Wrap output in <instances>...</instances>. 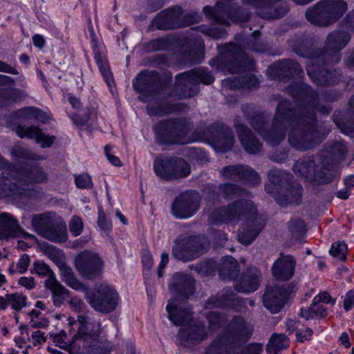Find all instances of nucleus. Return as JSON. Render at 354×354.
Returning a JSON list of instances; mask_svg holds the SVG:
<instances>
[{"instance_id":"obj_1","label":"nucleus","mask_w":354,"mask_h":354,"mask_svg":"<svg viewBox=\"0 0 354 354\" xmlns=\"http://www.w3.org/2000/svg\"><path fill=\"white\" fill-rule=\"evenodd\" d=\"M326 96H319L313 93L306 97L307 104L299 107L298 111L287 100L281 101L277 106L272 126L265 131L266 120L263 115L255 114L249 120L250 125L272 145H279L285 138L287 126H291L288 134L290 145L297 150L306 151L320 143L329 133L330 129L319 126L314 109L322 114H329L332 108L322 104V100L332 101Z\"/></svg>"},{"instance_id":"obj_2","label":"nucleus","mask_w":354,"mask_h":354,"mask_svg":"<svg viewBox=\"0 0 354 354\" xmlns=\"http://www.w3.org/2000/svg\"><path fill=\"white\" fill-rule=\"evenodd\" d=\"M350 35L341 30L330 32L326 38L324 50L315 51L311 48L302 46L295 48V53L310 59L306 71L311 80L318 86L333 85L341 78V73L321 68L325 62L338 63L341 59L340 51L350 41Z\"/></svg>"},{"instance_id":"obj_3","label":"nucleus","mask_w":354,"mask_h":354,"mask_svg":"<svg viewBox=\"0 0 354 354\" xmlns=\"http://www.w3.org/2000/svg\"><path fill=\"white\" fill-rule=\"evenodd\" d=\"M255 207L251 201L239 200L221 207L210 214L209 221L219 223H236L242 216L249 213L252 216L247 220L245 225L239 230V241L244 245L250 244L259 235L266 224L262 216L254 214Z\"/></svg>"},{"instance_id":"obj_4","label":"nucleus","mask_w":354,"mask_h":354,"mask_svg":"<svg viewBox=\"0 0 354 354\" xmlns=\"http://www.w3.org/2000/svg\"><path fill=\"white\" fill-rule=\"evenodd\" d=\"M294 172L306 180L319 185L328 183L335 176L333 165L328 158H308L298 160L294 165Z\"/></svg>"},{"instance_id":"obj_5","label":"nucleus","mask_w":354,"mask_h":354,"mask_svg":"<svg viewBox=\"0 0 354 354\" xmlns=\"http://www.w3.org/2000/svg\"><path fill=\"white\" fill-rule=\"evenodd\" d=\"M348 9L344 0H324L306 11V18L312 24L326 27L337 21Z\"/></svg>"},{"instance_id":"obj_6","label":"nucleus","mask_w":354,"mask_h":354,"mask_svg":"<svg viewBox=\"0 0 354 354\" xmlns=\"http://www.w3.org/2000/svg\"><path fill=\"white\" fill-rule=\"evenodd\" d=\"M47 180L48 175L44 169L35 165L25 170L16 169V173L12 174L10 182L4 183V191L12 196H31L33 191L23 188L21 185L44 183Z\"/></svg>"},{"instance_id":"obj_7","label":"nucleus","mask_w":354,"mask_h":354,"mask_svg":"<svg viewBox=\"0 0 354 354\" xmlns=\"http://www.w3.org/2000/svg\"><path fill=\"white\" fill-rule=\"evenodd\" d=\"M159 128L156 139L160 144L184 145L190 142L187 136L192 128V123L187 118H173L162 121L160 122Z\"/></svg>"},{"instance_id":"obj_8","label":"nucleus","mask_w":354,"mask_h":354,"mask_svg":"<svg viewBox=\"0 0 354 354\" xmlns=\"http://www.w3.org/2000/svg\"><path fill=\"white\" fill-rule=\"evenodd\" d=\"M214 77L204 68H196L176 76V91L180 97L186 98L195 95L199 82L210 84Z\"/></svg>"},{"instance_id":"obj_9","label":"nucleus","mask_w":354,"mask_h":354,"mask_svg":"<svg viewBox=\"0 0 354 354\" xmlns=\"http://www.w3.org/2000/svg\"><path fill=\"white\" fill-rule=\"evenodd\" d=\"M88 304L95 310L109 313L118 305V296L115 290L106 283H102L95 288V292L86 290L85 294Z\"/></svg>"},{"instance_id":"obj_10","label":"nucleus","mask_w":354,"mask_h":354,"mask_svg":"<svg viewBox=\"0 0 354 354\" xmlns=\"http://www.w3.org/2000/svg\"><path fill=\"white\" fill-rule=\"evenodd\" d=\"M268 177L272 184L279 188L285 187L286 191L283 194V200L278 198L279 203L284 202L299 205L301 203L302 187L297 183H290L292 176L281 170L272 169L268 173Z\"/></svg>"},{"instance_id":"obj_11","label":"nucleus","mask_w":354,"mask_h":354,"mask_svg":"<svg viewBox=\"0 0 354 354\" xmlns=\"http://www.w3.org/2000/svg\"><path fill=\"white\" fill-rule=\"evenodd\" d=\"M203 12L216 24L225 26L229 25V20L243 22L249 19V14L242 12L238 7L221 3H217L215 7L205 6Z\"/></svg>"},{"instance_id":"obj_12","label":"nucleus","mask_w":354,"mask_h":354,"mask_svg":"<svg viewBox=\"0 0 354 354\" xmlns=\"http://www.w3.org/2000/svg\"><path fill=\"white\" fill-rule=\"evenodd\" d=\"M103 261L98 254L91 251H83L75 258V267L79 274L88 279L98 277L102 270Z\"/></svg>"},{"instance_id":"obj_13","label":"nucleus","mask_w":354,"mask_h":354,"mask_svg":"<svg viewBox=\"0 0 354 354\" xmlns=\"http://www.w3.org/2000/svg\"><path fill=\"white\" fill-rule=\"evenodd\" d=\"M205 245L199 237L189 236L175 242L172 255L179 260L187 261L199 257L205 250Z\"/></svg>"},{"instance_id":"obj_14","label":"nucleus","mask_w":354,"mask_h":354,"mask_svg":"<svg viewBox=\"0 0 354 354\" xmlns=\"http://www.w3.org/2000/svg\"><path fill=\"white\" fill-rule=\"evenodd\" d=\"M71 347L81 354H103L109 351L110 344L102 337L81 335L73 337Z\"/></svg>"},{"instance_id":"obj_15","label":"nucleus","mask_w":354,"mask_h":354,"mask_svg":"<svg viewBox=\"0 0 354 354\" xmlns=\"http://www.w3.org/2000/svg\"><path fill=\"white\" fill-rule=\"evenodd\" d=\"M252 327L241 316L234 317L225 328L223 335L224 344H233L248 339Z\"/></svg>"},{"instance_id":"obj_16","label":"nucleus","mask_w":354,"mask_h":354,"mask_svg":"<svg viewBox=\"0 0 354 354\" xmlns=\"http://www.w3.org/2000/svg\"><path fill=\"white\" fill-rule=\"evenodd\" d=\"M201 196L197 192H185L178 196L172 204V213L179 218L192 216L198 209Z\"/></svg>"},{"instance_id":"obj_17","label":"nucleus","mask_w":354,"mask_h":354,"mask_svg":"<svg viewBox=\"0 0 354 354\" xmlns=\"http://www.w3.org/2000/svg\"><path fill=\"white\" fill-rule=\"evenodd\" d=\"M207 136L211 139L216 151L226 152L231 149L234 137L231 129L223 123H214L207 129Z\"/></svg>"},{"instance_id":"obj_18","label":"nucleus","mask_w":354,"mask_h":354,"mask_svg":"<svg viewBox=\"0 0 354 354\" xmlns=\"http://www.w3.org/2000/svg\"><path fill=\"white\" fill-rule=\"evenodd\" d=\"M290 292L288 285L269 286L263 297V304L272 313H277L283 307Z\"/></svg>"},{"instance_id":"obj_19","label":"nucleus","mask_w":354,"mask_h":354,"mask_svg":"<svg viewBox=\"0 0 354 354\" xmlns=\"http://www.w3.org/2000/svg\"><path fill=\"white\" fill-rule=\"evenodd\" d=\"M133 84L136 91L142 93H156L163 88L159 73L154 71L140 73Z\"/></svg>"},{"instance_id":"obj_20","label":"nucleus","mask_w":354,"mask_h":354,"mask_svg":"<svg viewBox=\"0 0 354 354\" xmlns=\"http://www.w3.org/2000/svg\"><path fill=\"white\" fill-rule=\"evenodd\" d=\"M22 236L25 239L35 236L24 231L19 226L17 220L10 214H0V240L8 239L12 237Z\"/></svg>"},{"instance_id":"obj_21","label":"nucleus","mask_w":354,"mask_h":354,"mask_svg":"<svg viewBox=\"0 0 354 354\" xmlns=\"http://www.w3.org/2000/svg\"><path fill=\"white\" fill-rule=\"evenodd\" d=\"M182 19V8L174 7L159 12L153 19V24L160 30L178 28L183 26Z\"/></svg>"},{"instance_id":"obj_22","label":"nucleus","mask_w":354,"mask_h":354,"mask_svg":"<svg viewBox=\"0 0 354 354\" xmlns=\"http://www.w3.org/2000/svg\"><path fill=\"white\" fill-rule=\"evenodd\" d=\"M221 174L223 177L231 180H244L253 186L260 183V178L252 168L247 165H231L224 167Z\"/></svg>"},{"instance_id":"obj_23","label":"nucleus","mask_w":354,"mask_h":354,"mask_svg":"<svg viewBox=\"0 0 354 354\" xmlns=\"http://www.w3.org/2000/svg\"><path fill=\"white\" fill-rule=\"evenodd\" d=\"M261 281V273L257 268H249L234 283L237 292L250 293L256 291Z\"/></svg>"},{"instance_id":"obj_24","label":"nucleus","mask_w":354,"mask_h":354,"mask_svg":"<svg viewBox=\"0 0 354 354\" xmlns=\"http://www.w3.org/2000/svg\"><path fill=\"white\" fill-rule=\"evenodd\" d=\"M234 127L241 145L248 153L255 154L261 151V143L254 138L246 126L240 122L238 118L234 120Z\"/></svg>"},{"instance_id":"obj_25","label":"nucleus","mask_w":354,"mask_h":354,"mask_svg":"<svg viewBox=\"0 0 354 354\" xmlns=\"http://www.w3.org/2000/svg\"><path fill=\"white\" fill-rule=\"evenodd\" d=\"M295 260L291 256H281L273 264L272 272L277 280L287 281L295 272Z\"/></svg>"},{"instance_id":"obj_26","label":"nucleus","mask_w":354,"mask_h":354,"mask_svg":"<svg viewBox=\"0 0 354 354\" xmlns=\"http://www.w3.org/2000/svg\"><path fill=\"white\" fill-rule=\"evenodd\" d=\"M194 279L190 275L176 274L170 283L169 290L173 294L188 297L194 292Z\"/></svg>"},{"instance_id":"obj_27","label":"nucleus","mask_w":354,"mask_h":354,"mask_svg":"<svg viewBox=\"0 0 354 354\" xmlns=\"http://www.w3.org/2000/svg\"><path fill=\"white\" fill-rule=\"evenodd\" d=\"M226 50L232 56L234 59L233 64H239V66L229 67V71L232 73H239L243 70L252 68L253 65V60L246 55L239 45L230 44L227 46Z\"/></svg>"},{"instance_id":"obj_28","label":"nucleus","mask_w":354,"mask_h":354,"mask_svg":"<svg viewBox=\"0 0 354 354\" xmlns=\"http://www.w3.org/2000/svg\"><path fill=\"white\" fill-rule=\"evenodd\" d=\"M169 319L176 326H181L191 318L189 309L180 306L176 299H171L166 307Z\"/></svg>"},{"instance_id":"obj_29","label":"nucleus","mask_w":354,"mask_h":354,"mask_svg":"<svg viewBox=\"0 0 354 354\" xmlns=\"http://www.w3.org/2000/svg\"><path fill=\"white\" fill-rule=\"evenodd\" d=\"M17 133L20 138L35 139L37 142L41 144L43 148L50 147L55 140L54 136L50 137L44 135L37 127L32 126L26 129L24 127L18 126Z\"/></svg>"},{"instance_id":"obj_30","label":"nucleus","mask_w":354,"mask_h":354,"mask_svg":"<svg viewBox=\"0 0 354 354\" xmlns=\"http://www.w3.org/2000/svg\"><path fill=\"white\" fill-rule=\"evenodd\" d=\"M178 335L184 342H200L207 337V333L204 324L197 322L189 326L186 329H180Z\"/></svg>"},{"instance_id":"obj_31","label":"nucleus","mask_w":354,"mask_h":354,"mask_svg":"<svg viewBox=\"0 0 354 354\" xmlns=\"http://www.w3.org/2000/svg\"><path fill=\"white\" fill-rule=\"evenodd\" d=\"M62 280L70 288L75 290L83 291L85 293L88 288L84 286L75 276L73 269L64 263L59 265Z\"/></svg>"},{"instance_id":"obj_32","label":"nucleus","mask_w":354,"mask_h":354,"mask_svg":"<svg viewBox=\"0 0 354 354\" xmlns=\"http://www.w3.org/2000/svg\"><path fill=\"white\" fill-rule=\"evenodd\" d=\"M218 272L219 277L223 280L234 279L240 272L239 263L234 258L225 257L221 259Z\"/></svg>"},{"instance_id":"obj_33","label":"nucleus","mask_w":354,"mask_h":354,"mask_svg":"<svg viewBox=\"0 0 354 354\" xmlns=\"http://www.w3.org/2000/svg\"><path fill=\"white\" fill-rule=\"evenodd\" d=\"M55 221L50 213L35 214L32 218L31 224L39 235L46 238L50 227L53 225Z\"/></svg>"},{"instance_id":"obj_34","label":"nucleus","mask_w":354,"mask_h":354,"mask_svg":"<svg viewBox=\"0 0 354 354\" xmlns=\"http://www.w3.org/2000/svg\"><path fill=\"white\" fill-rule=\"evenodd\" d=\"M327 315V310L320 304V299L319 298H314L311 306L306 308H301L299 313V316L306 320L322 318Z\"/></svg>"},{"instance_id":"obj_35","label":"nucleus","mask_w":354,"mask_h":354,"mask_svg":"<svg viewBox=\"0 0 354 354\" xmlns=\"http://www.w3.org/2000/svg\"><path fill=\"white\" fill-rule=\"evenodd\" d=\"M45 286L51 290L53 303L57 306H59L63 303L65 297L69 295V291L57 280L53 279L46 280Z\"/></svg>"},{"instance_id":"obj_36","label":"nucleus","mask_w":354,"mask_h":354,"mask_svg":"<svg viewBox=\"0 0 354 354\" xmlns=\"http://www.w3.org/2000/svg\"><path fill=\"white\" fill-rule=\"evenodd\" d=\"M46 239L56 243H64L66 241L68 234L66 224L55 220L53 225L50 227Z\"/></svg>"},{"instance_id":"obj_37","label":"nucleus","mask_w":354,"mask_h":354,"mask_svg":"<svg viewBox=\"0 0 354 354\" xmlns=\"http://www.w3.org/2000/svg\"><path fill=\"white\" fill-rule=\"evenodd\" d=\"M26 96L20 89L12 87L0 90V106H6L21 100Z\"/></svg>"},{"instance_id":"obj_38","label":"nucleus","mask_w":354,"mask_h":354,"mask_svg":"<svg viewBox=\"0 0 354 354\" xmlns=\"http://www.w3.org/2000/svg\"><path fill=\"white\" fill-rule=\"evenodd\" d=\"M236 296L231 291L226 292L219 297H210L205 304V308L211 309L223 306H230L234 304Z\"/></svg>"},{"instance_id":"obj_39","label":"nucleus","mask_w":354,"mask_h":354,"mask_svg":"<svg viewBox=\"0 0 354 354\" xmlns=\"http://www.w3.org/2000/svg\"><path fill=\"white\" fill-rule=\"evenodd\" d=\"M288 346V338L285 335H274L267 345L266 351L270 354H278L280 351L286 348Z\"/></svg>"},{"instance_id":"obj_40","label":"nucleus","mask_w":354,"mask_h":354,"mask_svg":"<svg viewBox=\"0 0 354 354\" xmlns=\"http://www.w3.org/2000/svg\"><path fill=\"white\" fill-rule=\"evenodd\" d=\"M190 174L189 164L182 158H172V166L170 171V178H185Z\"/></svg>"},{"instance_id":"obj_41","label":"nucleus","mask_w":354,"mask_h":354,"mask_svg":"<svg viewBox=\"0 0 354 354\" xmlns=\"http://www.w3.org/2000/svg\"><path fill=\"white\" fill-rule=\"evenodd\" d=\"M172 166V158L156 159L153 168L157 176L163 179L170 178L171 167Z\"/></svg>"},{"instance_id":"obj_42","label":"nucleus","mask_w":354,"mask_h":354,"mask_svg":"<svg viewBox=\"0 0 354 354\" xmlns=\"http://www.w3.org/2000/svg\"><path fill=\"white\" fill-rule=\"evenodd\" d=\"M258 84L257 79L254 76H248L243 78L241 81L236 78L226 79L223 81V86L229 88H233L236 86H245L248 88L256 86Z\"/></svg>"},{"instance_id":"obj_43","label":"nucleus","mask_w":354,"mask_h":354,"mask_svg":"<svg viewBox=\"0 0 354 354\" xmlns=\"http://www.w3.org/2000/svg\"><path fill=\"white\" fill-rule=\"evenodd\" d=\"M95 61L97 64L100 73L104 77L106 84L109 86H111L113 84V78L112 73L110 71L109 66L107 63L106 59L103 57L100 53H97L95 56Z\"/></svg>"},{"instance_id":"obj_44","label":"nucleus","mask_w":354,"mask_h":354,"mask_svg":"<svg viewBox=\"0 0 354 354\" xmlns=\"http://www.w3.org/2000/svg\"><path fill=\"white\" fill-rule=\"evenodd\" d=\"M95 61L97 64L100 73L104 77L106 84L109 86H111L113 84V78L112 73L110 71L109 66L107 63L106 59L103 57L100 53H97L95 56Z\"/></svg>"},{"instance_id":"obj_45","label":"nucleus","mask_w":354,"mask_h":354,"mask_svg":"<svg viewBox=\"0 0 354 354\" xmlns=\"http://www.w3.org/2000/svg\"><path fill=\"white\" fill-rule=\"evenodd\" d=\"M219 191L224 198L230 199L234 197L243 196L245 189H241L235 185L225 183L219 185Z\"/></svg>"},{"instance_id":"obj_46","label":"nucleus","mask_w":354,"mask_h":354,"mask_svg":"<svg viewBox=\"0 0 354 354\" xmlns=\"http://www.w3.org/2000/svg\"><path fill=\"white\" fill-rule=\"evenodd\" d=\"M279 70L288 75H299L302 70L300 65L291 59H285L277 64Z\"/></svg>"},{"instance_id":"obj_47","label":"nucleus","mask_w":354,"mask_h":354,"mask_svg":"<svg viewBox=\"0 0 354 354\" xmlns=\"http://www.w3.org/2000/svg\"><path fill=\"white\" fill-rule=\"evenodd\" d=\"M185 107V106L181 104H167L157 109L147 106V111L150 115H162L174 111H182Z\"/></svg>"},{"instance_id":"obj_48","label":"nucleus","mask_w":354,"mask_h":354,"mask_svg":"<svg viewBox=\"0 0 354 354\" xmlns=\"http://www.w3.org/2000/svg\"><path fill=\"white\" fill-rule=\"evenodd\" d=\"M207 319L209 322V330L210 331L218 329L226 321V317L224 315L214 311L207 313Z\"/></svg>"},{"instance_id":"obj_49","label":"nucleus","mask_w":354,"mask_h":354,"mask_svg":"<svg viewBox=\"0 0 354 354\" xmlns=\"http://www.w3.org/2000/svg\"><path fill=\"white\" fill-rule=\"evenodd\" d=\"M330 254L339 260H345L347 252V245L343 242H336L332 244L330 249Z\"/></svg>"},{"instance_id":"obj_50","label":"nucleus","mask_w":354,"mask_h":354,"mask_svg":"<svg viewBox=\"0 0 354 354\" xmlns=\"http://www.w3.org/2000/svg\"><path fill=\"white\" fill-rule=\"evenodd\" d=\"M333 121L341 131L352 138H354V122L352 121H344L338 118L335 114L333 115Z\"/></svg>"},{"instance_id":"obj_51","label":"nucleus","mask_w":354,"mask_h":354,"mask_svg":"<svg viewBox=\"0 0 354 354\" xmlns=\"http://www.w3.org/2000/svg\"><path fill=\"white\" fill-rule=\"evenodd\" d=\"M34 272L39 276L48 277L46 280L53 279L57 280L54 272L50 270L48 266L43 262H35L34 263Z\"/></svg>"},{"instance_id":"obj_52","label":"nucleus","mask_w":354,"mask_h":354,"mask_svg":"<svg viewBox=\"0 0 354 354\" xmlns=\"http://www.w3.org/2000/svg\"><path fill=\"white\" fill-rule=\"evenodd\" d=\"M81 328H79L78 333L75 336L91 335L92 337H100L102 333L101 324L99 322H93L86 325V332L82 333Z\"/></svg>"},{"instance_id":"obj_53","label":"nucleus","mask_w":354,"mask_h":354,"mask_svg":"<svg viewBox=\"0 0 354 354\" xmlns=\"http://www.w3.org/2000/svg\"><path fill=\"white\" fill-rule=\"evenodd\" d=\"M9 305L15 310H20L26 305V297L19 293L8 295Z\"/></svg>"},{"instance_id":"obj_54","label":"nucleus","mask_w":354,"mask_h":354,"mask_svg":"<svg viewBox=\"0 0 354 354\" xmlns=\"http://www.w3.org/2000/svg\"><path fill=\"white\" fill-rule=\"evenodd\" d=\"M289 230L295 239H300L306 232L304 221L300 219L291 221L289 224Z\"/></svg>"},{"instance_id":"obj_55","label":"nucleus","mask_w":354,"mask_h":354,"mask_svg":"<svg viewBox=\"0 0 354 354\" xmlns=\"http://www.w3.org/2000/svg\"><path fill=\"white\" fill-rule=\"evenodd\" d=\"M245 3L250 4L258 9L270 10L276 3L281 0H242Z\"/></svg>"},{"instance_id":"obj_56","label":"nucleus","mask_w":354,"mask_h":354,"mask_svg":"<svg viewBox=\"0 0 354 354\" xmlns=\"http://www.w3.org/2000/svg\"><path fill=\"white\" fill-rule=\"evenodd\" d=\"M226 345L230 344H224L222 336H218L206 348L205 354H221L223 347Z\"/></svg>"},{"instance_id":"obj_57","label":"nucleus","mask_w":354,"mask_h":354,"mask_svg":"<svg viewBox=\"0 0 354 354\" xmlns=\"http://www.w3.org/2000/svg\"><path fill=\"white\" fill-rule=\"evenodd\" d=\"M329 152L335 159L342 160L347 152V147L342 142H336L330 147Z\"/></svg>"},{"instance_id":"obj_58","label":"nucleus","mask_w":354,"mask_h":354,"mask_svg":"<svg viewBox=\"0 0 354 354\" xmlns=\"http://www.w3.org/2000/svg\"><path fill=\"white\" fill-rule=\"evenodd\" d=\"M75 185L80 189H90L93 186L91 178L88 174H80L75 176Z\"/></svg>"},{"instance_id":"obj_59","label":"nucleus","mask_w":354,"mask_h":354,"mask_svg":"<svg viewBox=\"0 0 354 354\" xmlns=\"http://www.w3.org/2000/svg\"><path fill=\"white\" fill-rule=\"evenodd\" d=\"M198 31L214 39L221 38L224 34V31L221 28H209L204 26H201L198 28Z\"/></svg>"},{"instance_id":"obj_60","label":"nucleus","mask_w":354,"mask_h":354,"mask_svg":"<svg viewBox=\"0 0 354 354\" xmlns=\"http://www.w3.org/2000/svg\"><path fill=\"white\" fill-rule=\"evenodd\" d=\"M83 229V223L80 218L73 216L69 224L70 232L75 236L80 235Z\"/></svg>"},{"instance_id":"obj_61","label":"nucleus","mask_w":354,"mask_h":354,"mask_svg":"<svg viewBox=\"0 0 354 354\" xmlns=\"http://www.w3.org/2000/svg\"><path fill=\"white\" fill-rule=\"evenodd\" d=\"M37 108L35 107H24L23 109H21L18 110L16 112V115L18 118L24 119V120H28L34 118V116L35 114H37Z\"/></svg>"},{"instance_id":"obj_62","label":"nucleus","mask_w":354,"mask_h":354,"mask_svg":"<svg viewBox=\"0 0 354 354\" xmlns=\"http://www.w3.org/2000/svg\"><path fill=\"white\" fill-rule=\"evenodd\" d=\"M70 308L76 313L84 311L86 306L83 301L77 297H72L68 301Z\"/></svg>"},{"instance_id":"obj_63","label":"nucleus","mask_w":354,"mask_h":354,"mask_svg":"<svg viewBox=\"0 0 354 354\" xmlns=\"http://www.w3.org/2000/svg\"><path fill=\"white\" fill-rule=\"evenodd\" d=\"M30 264V257L28 254H23L18 261L17 264V270L19 274L24 273Z\"/></svg>"},{"instance_id":"obj_64","label":"nucleus","mask_w":354,"mask_h":354,"mask_svg":"<svg viewBox=\"0 0 354 354\" xmlns=\"http://www.w3.org/2000/svg\"><path fill=\"white\" fill-rule=\"evenodd\" d=\"M148 47L151 50H160L167 47V41L165 39L160 38L151 41Z\"/></svg>"}]
</instances>
